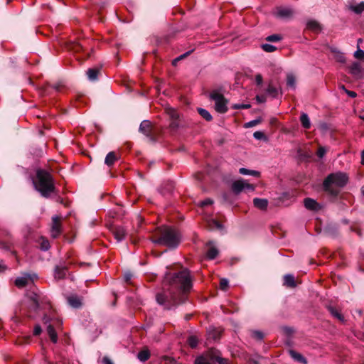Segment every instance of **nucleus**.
Returning <instances> with one entry per match:
<instances>
[{
    "mask_svg": "<svg viewBox=\"0 0 364 364\" xmlns=\"http://www.w3.org/2000/svg\"><path fill=\"white\" fill-rule=\"evenodd\" d=\"M362 193H363V194L364 196V186L362 188Z\"/></svg>",
    "mask_w": 364,
    "mask_h": 364,
    "instance_id": "nucleus-64",
    "label": "nucleus"
},
{
    "mask_svg": "<svg viewBox=\"0 0 364 364\" xmlns=\"http://www.w3.org/2000/svg\"><path fill=\"white\" fill-rule=\"evenodd\" d=\"M354 57L357 59H363L364 58V51L358 48L354 53Z\"/></svg>",
    "mask_w": 364,
    "mask_h": 364,
    "instance_id": "nucleus-43",
    "label": "nucleus"
},
{
    "mask_svg": "<svg viewBox=\"0 0 364 364\" xmlns=\"http://www.w3.org/2000/svg\"><path fill=\"white\" fill-rule=\"evenodd\" d=\"M255 188V186L244 179L237 180L232 184V191L235 194H239L243 191H254Z\"/></svg>",
    "mask_w": 364,
    "mask_h": 364,
    "instance_id": "nucleus-6",
    "label": "nucleus"
},
{
    "mask_svg": "<svg viewBox=\"0 0 364 364\" xmlns=\"http://www.w3.org/2000/svg\"><path fill=\"white\" fill-rule=\"evenodd\" d=\"M152 242L156 244L162 245L169 248L176 247L181 242V234L171 227L162 226L158 228L154 233Z\"/></svg>",
    "mask_w": 364,
    "mask_h": 364,
    "instance_id": "nucleus-2",
    "label": "nucleus"
},
{
    "mask_svg": "<svg viewBox=\"0 0 364 364\" xmlns=\"http://www.w3.org/2000/svg\"><path fill=\"white\" fill-rule=\"evenodd\" d=\"M98 74H99V69H97V68H90L87 71V77L90 80H97Z\"/></svg>",
    "mask_w": 364,
    "mask_h": 364,
    "instance_id": "nucleus-27",
    "label": "nucleus"
},
{
    "mask_svg": "<svg viewBox=\"0 0 364 364\" xmlns=\"http://www.w3.org/2000/svg\"><path fill=\"white\" fill-rule=\"evenodd\" d=\"M284 285L288 287H296V284L294 279V277L291 274H287L284 277Z\"/></svg>",
    "mask_w": 364,
    "mask_h": 364,
    "instance_id": "nucleus-19",
    "label": "nucleus"
},
{
    "mask_svg": "<svg viewBox=\"0 0 364 364\" xmlns=\"http://www.w3.org/2000/svg\"><path fill=\"white\" fill-rule=\"evenodd\" d=\"M350 72L352 75L358 76L361 74V67L359 63H354L352 64V65L350 67Z\"/></svg>",
    "mask_w": 364,
    "mask_h": 364,
    "instance_id": "nucleus-24",
    "label": "nucleus"
},
{
    "mask_svg": "<svg viewBox=\"0 0 364 364\" xmlns=\"http://www.w3.org/2000/svg\"><path fill=\"white\" fill-rule=\"evenodd\" d=\"M63 87V85L61 83L55 84L52 86L53 89H55L56 91H60L61 88Z\"/></svg>",
    "mask_w": 364,
    "mask_h": 364,
    "instance_id": "nucleus-56",
    "label": "nucleus"
},
{
    "mask_svg": "<svg viewBox=\"0 0 364 364\" xmlns=\"http://www.w3.org/2000/svg\"><path fill=\"white\" fill-rule=\"evenodd\" d=\"M170 127L172 129H176L178 127V123L177 122V119H172V122L170 124Z\"/></svg>",
    "mask_w": 364,
    "mask_h": 364,
    "instance_id": "nucleus-54",
    "label": "nucleus"
},
{
    "mask_svg": "<svg viewBox=\"0 0 364 364\" xmlns=\"http://www.w3.org/2000/svg\"><path fill=\"white\" fill-rule=\"evenodd\" d=\"M195 364H211V363L204 357H199L196 359Z\"/></svg>",
    "mask_w": 364,
    "mask_h": 364,
    "instance_id": "nucleus-42",
    "label": "nucleus"
},
{
    "mask_svg": "<svg viewBox=\"0 0 364 364\" xmlns=\"http://www.w3.org/2000/svg\"><path fill=\"white\" fill-rule=\"evenodd\" d=\"M131 278H132L131 274H126L124 276L125 281L127 282L131 279Z\"/></svg>",
    "mask_w": 364,
    "mask_h": 364,
    "instance_id": "nucleus-58",
    "label": "nucleus"
},
{
    "mask_svg": "<svg viewBox=\"0 0 364 364\" xmlns=\"http://www.w3.org/2000/svg\"><path fill=\"white\" fill-rule=\"evenodd\" d=\"M68 267L64 264L55 266L53 274L54 278L58 280L65 279L68 272Z\"/></svg>",
    "mask_w": 364,
    "mask_h": 364,
    "instance_id": "nucleus-10",
    "label": "nucleus"
},
{
    "mask_svg": "<svg viewBox=\"0 0 364 364\" xmlns=\"http://www.w3.org/2000/svg\"><path fill=\"white\" fill-rule=\"evenodd\" d=\"M229 286V282L227 279L223 278L220 281V288L223 291H226Z\"/></svg>",
    "mask_w": 364,
    "mask_h": 364,
    "instance_id": "nucleus-38",
    "label": "nucleus"
},
{
    "mask_svg": "<svg viewBox=\"0 0 364 364\" xmlns=\"http://www.w3.org/2000/svg\"><path fill=\"white\" fill-rule=\"evenodd\" d=\"M361 42H362V39H361V38H359V39L358 40V48H359V45H360V43Z\"/></svg>",
    "mask_w": 364,
    "mask_h": 364,
    "instance_id": "nucleus-62",
    "label": "nucleus"
},
{
    "mask_svg": "<svg viewBox=\"0 0 364 364\" xmlns=\"http://www.w3.org/2000/svg\"><path fill=\"white\" fill-rule=\"evenodd\" d=\"M262 81H263L262 76L260 74L256 75V76H255V82H256L257 85H262Z\"/></svg>",
    "mask_w": 364,
    "mask_h": 364,
    "instance_id": "nucleus-49",
    "label": "nucleus"
},
{
    "mask_svg": "<svg viewBox=\"0 0 364 364\" xmlns=\"http://www.w3.org/2000/svg\"><path fill=\"white\" fill-rule=\"evenodd\" d=\"M267 93L272 95L273 97H276L278 94V91L275 87L269 84L267 89Z\"/></svg>",
    "mask_w": 364,
    "mask_h": 364,
    "instance_id": "nucleus-35",
    "label": "nucleus"
},
{
    "mask_svg": "<svg viewBox=\"0 0 364 364\" xmlns=\"http://www.w3.org/2000/svg\"><path fill=\"white\" fill-rule=\"evenodd\" d=\"M282 39V37L279 34H273L267 36L266 40L271 42H277Z\"/></svg>",
    "mask_w": 364,
    "mask_h": 364,
    "instance_id": "nucleus-36",
    "label": "nucleus"
},
{
    "mask_svg": "<svg viewBox=\"0 0 364 364\" xmlns=\"http://www.w3.org/2000/svg\"><path fill=\"white\" fill-rule=\"evenodd\" d=\"M361 164L364 165V150L361 153Z\"/></svg>",
    "mask_w": 364,
    "mask_h": 364,
    "instance_id": "nucleus-59",
    "label": "nucleus"
},
{
    "mask_svg": "<svg viewBox=\"0 0 364 364\" xmlns=\"http://www.w3.org/2000/svg\"><path fill=\"white\" fill-rule=\"evenodd\" d=\"M50 248V243L47 239L43 237L41 238V249L43 251H46Z\"/></svg>",
    "mask_w": 364,
    "mask_h": 364,
    "instance_id": "nucleus-37",
    "label": "nucleus"
},
{
    "mask_svg": "<svg viewBox=\"0 0 364 364\" xmlns=\"http://www.w3.org/2000/svg\"><path fill=\"white\" fill-rule=\"evenodd\" d=\"M300 121L302 127L304 129H309L311 127V122L309 116L306 113H302L300 117Z\"/></svg>",
    "mask_w": 364,
    "mask_h": 364,
    "instance_id": "nucleus-21",
    "label": "nucleus"
},
{
    "mask_svg": "<svg viewBox=\"0 0 364 364\" xmlns=\"http://www.w3.org/2000/svg\"><path fill=\"white\" fill-rule=\"evenodd\" d=\"M262 48L265 51V52H268V53H271V52H274V50H276V47L271 45V44H267V43H265V44H262Z\"/></svg>",
    "mask_w": 364,
    "mask_h": 364,
    "instance_id": "nucleus-39",
    "label": "nucleus"
},
{
    "mask_svg": "<svg viewBox=\"0 0 364 364\" xmlns=\"http://www.w3.org/2000/svg\"><path fill=\"white\" fill-rule=\"evenodd\" d=\"M198 112L200 114V115L203 118H204L205 120H207V121L212 120V116L208 110L203 109V108H198Z\"/></svg>",
    "mask_w": 364,
    "mask_h": 364,
    "instance_id": "nucleus-32",
    "label": "nucleus"
},
{
    "mask_svg": "<svg viewBox=\"0 0 364 364\" xmlns=\"http://www.w3.org/2000/svg\"><path fill=\"white\" fill-rule=\"evenodd\" d=\"M345 92L351 98H354L357 96V94L354 91H350L348 90H345Z\"/></svg>",
    "mask_w": 364,
    "mask_h": 364,
    "instance_id": "nucleus-51",
    "label": "nucleus"
},
{
    "mask_svg": "<svg viewBox=\"0 0 364 364\" xmlns=\"http://www.w3.org/2000/svg\"><path fill=\"white\" fill-rule=\"evenodd\" d=\"M304 206L306 209L311 210H317L320 208L319 204L314 199L306 198L304 200Z\"/></svg>",
    "mask_w": 364,
    "mask_h": 364,
    "instance_id": "nucleus-13",
    "label": "nucleus"
},
{
    "mask_svg": "<svg viewBox=\"0 0 364 364\" xmlns=\"http://www.w3.org/2000/svg\"><path fill=\"white\" fill-rule=\"evenodd\" d=\"M102 362L104 364H113L112 362L107 357L103 358Z\"/></svg>",
    "mask_w": 364,
    "mask_h": 364,
    "instance_id": "nucleus-57",
    "label": "nucleus"
},
{
    "mask_svg": "<svg viewBox=\"0 0 364 364\" xmlns=\"http://www.w3.org/2000/svg\"><path fill=\"white\" fill-rule=\"evenodd\" d=\"M239 173L242 175H251L255 177H259L260 176V173L254 170H249L245 168H240L239 169Z\"/></svg>",
    "mask_w": 364,
    "mask_h": 364,
    "instance_id": "nucleus-25",
    "label": "nucleus"
},
{
    "mask_svg": "<svg viewBox=\"0 0 364 364\" xmlns=\"http://www.w3.org/2000/svg\"><path fill=\"white\" fill-rule=\"evenodd\" d=\"M6 267L0 263V272L4 271Z\"/></svg>",
    "mask_w": 364,
    "mask_h": 364,
    "instance_id": "nucleus-60",
    "label": "nucleus"
},
{
    "mask_svg": "<svg viewBox=\"0 0 364 364\" xmlns=\"http://www.w3.org/2000/svg\"><path fill=\"white\" fill-rule=\"evenodd\" d=\"M118 159L117 154L114 151H110L105 157V164L108 166H112Z\"/></svg>",
    "mask_w": 364,
    "mask_h": 364,
    "instance_id": "nucleus-15",
    "label": "nucleus"
},
{
    "mask_svg": "<svg viewBox=\"0 0 364 364\" xmlns=\"http://www.w3.org/2000/svg\"><path fill=\"white\" fill-rule=\"evenodd\" d=\"M217 361L219 364H229L228 360L223 358H218Z\"/></svg>",
    "mask_w": 364,
    "mask_h": 364,
    "instance_id": "nucleus-55",
    "label": "nucleus"
},
{
    "mask_svg": "<svg viewBox=\"0 0 364 364\" xmlns=\"http://www.w3.org/2000/svg\"><path fill=\"white\" fill-rule=\"evenodd\" d=\"M252 336L257 340L261 341L264 338V335L261 331H255L252 332Z\"/></svg>",
    "mask_w": 364,
    "mask_h": 364,
    "instance_id": "nucleus-41",
    "label": "nucleus"
},
{
    "mask_svg": "<svg viewBox=\"0 0 364 364\" xmlns=\"http://www.w3.org/2000/svg\"><path fill=\"white\" fill-rule=\"evenodd\" d=\"M350 9L355 14H361L364 11V2H360L356 5H351Z\"/></svg>",
    "mask_w": 364,
    "mask_h": 364,
    "instance_id": "nucleus-31",
    "label": "nucleus"
},
{
    "mask_svg": "<svg viewBox=\"0 0 364 364\" xmlns=\"http://www.w3.org/2000/svg\"><path fill=\"white\" fill-rule=\"evenodd\" d=\"M287 86L291 87V88H295L296 87V77L295 76L291 74V73H289L287 76Z\"/></svg>",
    "mask_w": 364,
    "mask_h": 364,
    "instance_id": "nucleus-30",
    "label": "nucleus"
},
{
    "mask_svg": "<svg viewBox=\"0 0 364 364\" xmlns=\"http://www.w3.org/2000/svg\"><path fill=\"white\" fill-rule=\"evenodd\" d=\"M360 118L364 120V115L360 116Z\"/></svg>",
    "mask_w": 364,
    "mask_h": 364,
    "instance_id": "nucleus-63",
    "label": "nucleus"
},
{
    "mask_svg": "<svg viewBox=\"0 0 364 364\" xmlns=\"http://www.w3.org/2000/svg\"><path fill=\"white\" fill-rule=\"evenodd\" d=\"M289 355L291 357L295 360L296 361L301 363L302 364H306V359L299 353L296 352L295 350H290Z\"/></svg>",
    "mask_w": 364,
    "mask_h": 364,
    "instance_id": "nucleus-18",
    "label": "nucleus"
},
{
    "mask_svg": "<svg viewBox=\"0 0 364 364\" xmlns=\"http://www.w3.org/2000/svg\"><path fill=\"white\" fill-rule=\"evenodd\" d=\"M256 139L260 140L265 138V135L262 132L257 131L253 134Z\"/></svg>",
    "mask_w": 364,
    "mask_h": 364,
    "instance_id": "nucleus-45",
    "label": "nucleus"
},
{
    "mask_svg": "<svg viewBox=\"0 0 364 364\" xmlns=\"http://www.w3.org/2000/svg\"><path fill=\"white\" fill-rule=\"evenodd\" d=\"M256 100H257V101L258 102L262 103V102H264L266 101V97L264 95H257L256 96Z\"/></svg>",
    "mask_w": 364,
    "mask_h": 364,
    "instance_id": "nucleus-53",
    "label": "nucleus"
},
{
    "mask_svg": "<svg viewBox=\"0 0 364 364\" xmlns=\"http://www.w3.org/2000/svg\"><path fill=\"white\" fill-rule=\"evenodd\" d=\"M293 11L288 7H278L274 11V15L279 18H289L293 15Z\"/></svg>",
    "mask_w": 364,
    "mask_h": 364,
    "instance_id": "nucleus-9",
    "label": "nucleus"
},
{
    "mask_svg": "<svg viewBox=\"0 0 364 364\" xmlns=\"http://www.w3.org/2000/svg\"><path fill=\"white\" fill-rule=\"evenodd\" d=\"M42 332V329L40 325H36L33 329V335L38 336Z\"/></svg>",
    "mask_w": 364,
    "mask_h": 364,
    "instance_id": "nucleus-47",
    "label": "nucleus"
},
{
    "mask_svg": "<svg viewBox=\"0 0 364 364\" xmlns=\"http://www.w3.org/2000/svg\"><path fill=\"white\" fill-rule=\"evenodd\" d=\"M329 311L332 314L333 316L338 318L339 321L343 322L344 321V316L343 314L336 308L330 307L328 308Z\"/></svg>",
    "mask_w": 364,
    "mask_h": 364,
    "instance_id": "nucleus-28",
    "label": "nucleus"
},
{
    "mask_svg": "<svg viewBox=\"0 0 364 364\" xmlns=\"http://www.w3.org/2000/svg\"><path fill=\"white\" fill-rule=\"evenodd\" d=\"M47 332L51 341L54 343H56L58 341V335L54 327L52 325H48V326L47 327Z\"/></svg>",
    "mask_w": 364,
    "mask_h": 364,
    "instance_id": "nucleus-20",
    "label": "nucleus"
},
{
    "mask_svg": "<svg viewBox=\"0 0 364 364\" xmlns=\"http://www.w3.org/2000/svg\"><path fill=\"white\" fill-rule=\"evenodd\" d=\"M33 184L36 190L44 198H49L52 194L56 193L55 180L53 176L46 170H37L36 178Z\"/></svg>",
    "mask_w": 364,
    "mask_h": 364,
    "instance_id": "nucleus-3",
    "label": "nucleus"
},
{
    "mask_svg": "<svg viewBox=\"0 0 364 364\" xmlns=\"http://www.w3.org/2000/svg\"><path fill=\"white\" fill-rule=\"evenodd\" d=\"M187 342L191 348H194L198 343V339L196 336H191L188 337Z\"/></svg>",
    "mask_w": 364,
    "mask_h": 364,
    "instance_id": "nucleus-33",
    "label": "nucleus"
},
{
    "mask_svg": "<svg viewBox=\"0 0 364 364\" xmlns=\"http://www.w3.org/2000/svg\"><path fill=\"white\" fill-rule=\"evenodd\" d=\"M306 26L309 29L316 32L321 30L320 24L317 21L314 20L309 21L307 22Z\"/></svg>",
    "mask_w": 364,
    "mask_h": 364,
    "instance_id": "nucleus-26",
    "label": "nucleus"
},
{
    "mask_svg": "<svg viewBox=\"0 0 364 364\" xmlns=\"http://www.w3.org/2000/svg\"><path fill=\"white\" fill-rule=\"evenodd\" d=\"M251 107L250 104H235L232 106L234 109H249Z\"/></svg>",
    "mask_w": 364,
    "mask_h": 364,
    "instance_id": "nucleus-44",
    "label": "nucleus"
},
{
    "mask_svg": "<svg viewBox=\"0 0 364 364\" xmlns=\"http://www.w3.org/2000/svg\"><path fill=\"white\" fill-rule=\"evenodd\" d=\"M340 89L343 90L344 92H345V90H347L345 87V85H340Z\"/></svg>",
    "mask_w": 364,
    "mask_h": 364,
    "instance_id": "nucleus-61",
    "label": "nucleus"
},
{
    "mask_svg": "<svg viewBox=\"0 0 364 364\" xmlns=\"http://www.w3.org/2000/svg\"><path fill=\"white\" fill-rule=\"evenodd\" d=\"M253 203L256 208L260 210H266L268 206V200L263 198H254Z\"/></svg>",
    "mask_w": 364,
    "mask_h": 364,
    "instance_id": "nucleus-16",
    "label": "nucleus"
},
{
    "mask_svg": "<svg viewBox=\"0 0 364 364\" xmlns=\"http://www.w3.org/2000/svg\"><path fill=\"white\" fill-rule=\"evenodd\" d=\"M70 306L74 308H78L81 306V299L76 295H71L67 298Z\"/></svg>",
    "mask_w": 364,
    "mask_h": 364,
    "instance_id": "nucleus-17",
    "label": "nucleus"
},
{
    "mask_svg": "<svg viewBox=\"0 0 364 364\" xmlns=\"http://www.w3.org/2000/svg\"><path fill=\"white\" fill-rule=\"evenodd\" d=\"M28 307L30 311L36 312L39 308L40 296L36 292H32L28 295Z\"/></svg>",
    "mask_w": 364,
    "mask_h": 364,
    "instance_id": "nucleus-7",
    "label": "nucleus"
},
{
    "mask_svg": "<svg viewBox=\"0 0 364 364\" xmlns=\"http://www.w3.org/2000/svg\"><path fill=\"white\" fill-rule=\"evenodd\" d=\"M260 122H261V120L259 119H257L252 120V121H250V122L245 123L244 127L245 128H250V127L257 125Z\"/></svg>",
    "mask_w": 364,
    "mask_h": 364,
    "instance_id": "nucleus-40",
    "label": "nucleus"
},
{
    "mask_svg": "<svg viewBox=\"0 0 364 364\" xmlns=\"http://www.w3.org/2000/svg\"><path fill=\"white\" fill-rule=\"evenodd\" d=\"M209 228L210 229H218V230H220L223 228V226L221 225V223L216 220H211L209 221Z\"/></svg>",
    "mask_w": 364,
    "mask_h": 364,
    "instance_id": "nucleus-34",
    "label": "nucleus"
},
{
    "mask_svg": "<svg viewBox=\"0 0 364 364\" xmlns=\"http://www.w3.org/2000/svg\"><path fill=\"white\" fill-rule=\"evenodd\" d=\"M210 97L215 102V109L219 113H225L228 111V101L224 96L218 91H213Z\"/></svg>",
    "mask_w": 364,
    "mask_h": 364,
    "instance_id": "nucleus-5",
    "label": "nucleus"
},
{
    "mask_svg": "<svg viewBox=\"0 0 364 364\" xmlns=\"http://www.w3.org/2000/svg\"><path fill=\"white\" fill-rule=\"evenodd\" d=\"M191 53V51H188V52L185 53L184 54L180 55L178 58H176L173 60V64H175L176 61L188 56Z\"/></svg>",
    "mask_w": 364,
    "mask_h": 364,
    "instance_id": "nucleus-52",
    "label": "nucleus"
},
{
    "mask_svg": "<svg viewBox=\"0 0 364 364\" xmlns=\"http://www.w3.org/2000/svg\"><path fill=\"white\" fill-rule=\"evenodd\" d=\"M192 287V277L188 269H183L177 273H166L162 291L156 296V301L165 309H171L185 301L186 295Z\"/></svg>",
    "mask_w": 364,
    "mask_h": 364,
    "instance_id": "nucleus-1",
    "label": "nucleus"
},
{
    "mask_svg": "<svg viewBox=\"0 0 364 364\" xmlns=\"http://www.w3.org/2000/svg\"><path fill=\"white\" fill-rule=\"evenodd\" d=\"M73 49L74 52L77 53V52L82 50L83 48L81 44L77 43V44L74 45Z\"/></svg>",
    "mask_w": 364,
    "mask_h": 364,
    "instance_id": "nucleus-50",
    "label": "nucleus"
},
{
    "mask_svg": "<svg viewBox=\"0 0 364 364\" xmlns=\"http://www.w3.org/2000/svg\"><path fill=\"white\" fill-rule=\"evenodd\" d=\"M208 250L206 251V257L208 259H214L218 255V250L214 245L212 241L206 244Z\"/></svg>",
    "mask_w": 364,
    "mask_h": 364,
    "instance_id": "nucleus-11",
    "label": "nucleus"
},
{
    "mask_svg": "<svg viewBox=\"0 0 364 364\" xmlns=\"http://www.w3.org/2000/svg\"><path fill=\"white\" fill-rule=\"evenodd\" d=\"M165 112L171 119H178L179 117V114H178V112L173 107H166Z\"/></svg>",
    "mask_w": 364,
    "mask_h": 364,
    "instance_id": "nucleus-23",
    "label": "nucleus"
},
{
    "mask_svg": "<svg viewBox=\"0 0 364 364\" xmlns=\"http://www.w3.org/2000/svg\"><path fill=\"white\" fill-rule=\"evenodd\" d=\"M28 282V278L26 277H18L15 280V285L18 288H22L26 286Z\"/></svg>",
    "mask_w": 364,
    "mask_h": 364,
    "instance_id": "nucleus-29",
    "label": "nucleus"
},
{
    "mask_svg": "<svg viewBox=\"0 0 364 364\" xmlns=\"http://www.w3.org/2000/svg\"><path fill=\"white\" fill-rule=\"evenodd\" d=\"M213 200H211L210 198H207L200 202V205L203 207V206H206L208 205H211V204H213Z\"/></svg>",
    "mask_w": 364,
    "mask_h": 364,
    "instance_id": "nucleus-48",
    "label": "nucleus"
},
{
    "mask_svg": "<svg viewBox=\"0 0 364 364\" xmlns=\"http://www.w3.org/2000/svg\"><path fill=\"white\" fill-rule=\"evenodd\" d=\"M326 154V149L324 147H319L318 151H317V156L319 157V158H322Z\"/></svg>",
    "mask_w": 364,
    "mask_h": 364,
    "instance_id": "nucleus-46",
    "label": "nucleus"
},
{
    "mask_svg": "<svg viewBox=\"0 0 364 364\" xmlns=\"http://www.w3.org/2000/svg\"><path fill=\"white\" fill-rule=\"evenodd\" d=\"M348 177L346 173L336 172L329 174L323 183V189L333 196H336L341 188L348 183Z\"/></svg>",
    "mask_w": 364,
    "mask_h": 364,
    "instance_id": "nucleus-4",
    "label": "nucleus"
},
{
    "mask_svg": "<svg viewBox=\"0 0 364 364\" xmlns=\"http://www.w3.org/2000/svg\"><path fill=\"white\" fill-rule=\"evenodd\" d=\"M112 233L118 242L122 241L127 235L125 229L121 226L114 227L112 229Z\"/></svg>",
    "mask_w": 364,
    "mask_h": 364,
    "instance_id": "nucleus-12",
    "label": "nucleus"
},
{
    "mask_svg": "<svg viewBox=\"0 0 364 364\" xmlns=\"http://www.w3.org/2000/svg\"><path fill=\"white\" fill-rule=\"evenodd\" d=\"M61 231V219L59 216L55 215L52 218L51 236L55 238L60 235Z\"/></svg>",
    "mask_w": 364,
    "mask_h": 364,
    "instance_id": "nucleus-8",
    "label": "nucleus"
},
{
    "mask_svg": "<svg viewBox=\"0 0 364 364\" xmlns=\"http://www.w3.org/2000/svg\"><path fill=\"white\" fill-rule=\"evenodd\" d=\"M138 359L141 362H145L150 358V352L148 349L141 350L137 355Z\"/></svg>",
    "mask_w": 364,
    "mask_h": 364,
    "instance_id": "nucleus-22",
    "label": "nucleus"
},
{
    "mask_svg": "<svg viewBox=\"0 0 364 364\" xmlns=\"http://www.w3.org/2000/svg\"><path fill=\"white\" fill-rule=\"evenodd\" d=\"M151 122L149 120H144L141 123L140 127H139V130L141 132H142L146 136H149L151 134Z\"/></svg>",
    "mask_w": 364,
    "mask_h": 364,
    "instance_id": "nucleus-14",
    "label": "nucleus"
}]
</instances>
